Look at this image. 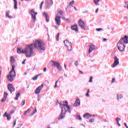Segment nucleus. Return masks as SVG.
Here are the masks:
<instances>
[{
    "mask_svg": "<svg viewBox=\"0 0 128 128\" xmlns=\"http://www.w3.org/2000/svg\"><path fill=\"white\" fill-rule=\"evenodd\" d=\"M124 126L127 128L128 127V125H126V123H124Z\"/></svg>",
    "mask_w": 128,
    "mask_h": 128,
    "instance_id": "nucleus-52",
    "label": "nucleus"
},
{
    "mask_svg": "<svg viewBox=\"0 0 128 128\" xmlns=\"http://www.w3.org/2000/svg\"><path fill=\"white\" fill-rule=\"evenodd\" d=\"M71 28L72 30H74L76 32H78V25L76 24L72 26Z\"/></svg>",
    "mask_w": 128,
    "mask_h": 128,
    "instance_id": "nucleus-18",
    "label": "nucleus"
},
{
    "mask_svg": "<svg viewBox=\"0 0 128 128\" xmlns=\"http://www.w3.org/2000/svg\"><path fill=\"white\" fill-rule=\"evenodd\" d=\"M53 4L52 0H47L46 2V6L47 8H50Z\"/></svg>",
    "mask_w": 128,
    "mask_h": 128,
    "instance_id": "nucleus-12",
    "label": "nucleus"
},
{
    "mask_svg": "<svg viewBox=\"0 0 128 128\" xmlns=\"http://www.w3.org/2000/svg\"><path fill=\"white\" fill-rule=\"evenodd\" d=\"M26 59H24V61L22 62V64H26Z\"/></svg>",
    "mask_w": 128,
    "mask_h": 128,
    "instance_id": "nucleus-43",
    "label": "nucleus"
},
{
    "mask_svg": "<svg viewBox=\"0 0 128 128\" xmlns=\"http://www.w3.org/2000/svg\"><path fill=\"white\" fill-rule=\"evenodd\" d=\"M100 0H94V2L95 4V6H100Z\"/></svg>",
    "mask_w": 128,
    "mask_h": 128,
    "instance_id": "nucleus-25",
    "label": "nucleus"
},
{
    "mask_svg": "<svg viewBox=\"0 0 128 128\" xmlns=\"http://www.w3.org/2000/svg\"><path fill=\"white\" fill-rule=\"evenodd\" d=\"M8 94L6 92H4V94L3 98L1 100L2 102H4L6 100V98H8Z\"/></svg>",
    "mask_w": 128,
    "mask_h": 128,
    "instance_id": "nucleus-16",
    "label": "nucleus"
},
{
    "mask_svg": "<svg viewBox=\"0 0 128 128\" xmlns=\"http://www.w3.org/2000/svg\"><path fill=\"white\" fill-rule=\"evenodd\" d=\"M78 24L79 26L82 28V30H90V28H88V27H86V24H84V22L82 21V20L80 19L78 20Z\"/></svg>",
    "mask_w": 128,
    "mask_h": 128,
    "instance_id": "nucleus-5",
    "label": "nucleus"
},
{
    "mask_svg": "<svg viewBox=\"0 0 128 128\" xmlns=\"http://www.w3.org/2000/svg\"><path fill=\"white\" fill-rule=\"evenodd\" d=\"M98 8L96 9V14H98Z\"/></svg>",
    "mask_w": 128,
    "mask_h": 128,
    "instance_id": "nucleus-53",
    "label": "nucleus"
},
{
    "mask_svg": "<svg viewBox=\"0 0 128 128\" xmlns=\"http://www.w3.org/2000/svg\"><path fill=\"white\" fill-rule=\"evenodd\" d=\"M8 90L10 92V94H12L13 92H14L15 89L12 86V84H8Z\"/></svg>",
    "mask_w": 128,
    "mask_h": 128,
    "instance_id": "nucleus-13",
    "label": "nucleus"
},
{
    "mask_svg": "<svg viewBox=\"0 0 128 128\" xmlns=\"http://www.w3.org/2000/svg\"><path fill=\"white\" fill-rule=\"evenodd\" d=\"M37 112L36 108H35L34 111L31 114V116H32L34 114H36Z\"/></svg>",
    "mask_w": 128,
    "mask_h": 128,
    "instance_id": "nucleus-34",
    "label": "nucleus"
},
{
    "mask_svg": "<svg viewBox=\"0 0 128 128\" xmlns=\"http://www.w3.org/2000/svg\"><path fill=\"white\" fill-rule=\"evenodd\" d=\"M94 122V119L92 118L89 120L90 122Z\"/></svg>",
    "mask_w": 128,
    "mask_h": 128,
    "instance_id": "nucleus-42",
    "label": "nucleus"
},
{
    "mask_svg": "<svg viewBox=\"0 0 128 128\" xmlns=\"http://www.w3.org/2000/svg\"><path fill=\"white\" fill-rule=\"evenodd\" d=\"M43 70L44 72H46V68H44Z\"/></svg>",
    "mask_w": 128,
    "mask_h": 128,
    "instance_id": "nucleus-50",
    "label": "nucleus"
},
{
    "mask_svg": "<svg viewBox=\"0 0 128 128\" xmlns=\"http://www.w3.org/2000/svg\"><path fill=\"white\" fill-rule=\"evenodd\" d=\"M32 110L30 108H28L27 110L25 111L24 113V116H26L27 114H28Z\"/></svg>",
    "mask_w": 128,
    "mask_h": 128,
    "instance_id": "nucleus-28",
    "label": "nucleus"
},
{
    "mask_svg": "<svg viewBox=\"0 0 128 128\" xmlns=\"http://www.w3.org/2000/svg\"><path fill=\"white\" fill-rule=\"evenodd\" d=\"M40 76V74H38L36 75V76L32 78V80H38V76Z\"/></svg>",
    "mask_w": 128,
    "mask_h": 128,
    "instance_id": "nucleus-29",
    "label": "nucleus"
},
{
    "mask_svg": "<svg viewBox=\"0 0 128 128\" xmlns=\"http://www.w3.org/2000/svg\"><path fill=\"white\" fill-rule=\"evenodd\" d=\"M55 21L56 24H57L58 26H60V16L56 15Z\"/></svg>",
    "mask_w": 128,
    "mask_h": 128,
    "instance_id": "nucleus-11",
    "label": "nucleus"
},
{
    "mask_svg": "<svg viewBox=\"0 0 128 128\" xmlns=\"http://www.w3.org/2000/svg\"><path fill=\"white\" fill-rule=\"evenodd\" d=\"M119 42H120L122 44H128V36H125L124 38H121Z\"/></svg>",
    "mask_w": 128,
    "mask_h": 128,
    "instance_id": "nucleus-10",
    "label": "nucleus"
},
{
    "mask_svg": "<svg viewBox=\"0 0 128 128\" xmlns=\"http://www.w3.org/2000/svg\"><path fill=\"white\" fill-rule=\"evenodd\" d=\"M102 102H106V100H102Z\"/></svg>",
    "mask_w": 128,
    "mask_h": 128,
    "instance_id": "nucleus-62",
    "label": "nucleus"
},
{
    "mask_svg": "<svg viewBox=\"0 0 128 128\" xmlns=\"http://www.w3.org/2000/svg\"><path fill=\"white\" fill-rule=\"evenodd\" d=\"M64 68L66 69V64H64Z\"/></svg>",
    "mask_w": 128,
    "mask_h": 128,
    "instance_id": "nucleus-56",
    "label": "nucleus"
},
{
    "mask_svg": "<svg viewBox=\"0 0 128 128\" xmlns=\"http://www.w3.org/2000/svg\"><path fill=\"white\" fill-rule=\"evenodd\" d=\"M120 64V61L118 58L116 56L114 57V62L111 66L112 68H116V66H118Z\"/></svg>",
    "mask_w": 128,
    "mask_h": 128,
    "instance_id": "nucleus-9",
    "label": "nucleus"
},
{
    "mask_svg": "<svg viewBox=\"0 0 128 128\" xmlns=\"http://www.w3.org/2000/svg\"><path fill=\"white\" fill-rule=\"evenodd\" d=\"M44 15L46 18V22H50V18H48V13L44 12Z\"/></svg>",
    "mask_w": 128,
    "mask_h": 128,
    "instance_id": "nucleus-21",
    "label": "nucleus"
},
{
    "mask_svg": "<svg viewBox=\"0 0 128 128\" xmlns=\"http://www.w3.org/2000/svg\"><path fill=\"white\" fill-rule=\"evenodd\" d=\"M14 112H10V114H14Z\"/></svg>",
    "mask_w": 128,
    "mask_h": 128,
    "instance_id": "nucleus-64",
    "label": "nucleus"
},
{
    "mask_svg": "<svg viewBox=\"0 0 128 128\" xmlns=\"http://www.w3.org/2000/svg\"><path fill=\"white\" fill-rule=\"evenodd\" d=\"M59 104L60 106V108H61L62 111L58 119L62 120V118H64V117L66 116V112H68L69 114H71L72 110H70V106H68V102L66 101L62 102L59 103Z\"/></svg>",
    "mask_w": 128,
    "mask_h": 128,
    "instance_id": "nucleus-2",
    "label": "nucleus"
},
{
    "mask_svg": "<svg viewBox=\"0 0 128 128\" xmlns=\"http://www.w3.org/2000/svg\"><path fill=\"white\" fill-rule=\"evenodd\" d=\"M44 88V84H42L41 86H39L35 90L36 94H38L40 92V90H42Z\"/></svg>",
    "mask_w": 128,
    "mask_h": 128,
    "instance_id": "nucleus-14",
    "label": "nucleus"
},
{
    "mask_svg": "<svg viewBox=\"0 0 128 128\" xmlns=\"http://www.w3.org/2000/svg\"><path fill=\"white\" fill-rule=\"evenodd\" d=\"M16 120H14V126H13L14 127V126H16Z\"/></svg>",
    "mask_w": 128,
    "mask_h": 128,
    "instance_id": "nucleus-47",
    "label": "nucleus"
},
{
    "mask_svg": "<svg viewBox=\"0 0 128 128\" xmlns=\"http://www.w3.org/2000/svg\"><path fill=\"white\" fill-rule=\"evenodd\" d=\"M58 14H59L60 16H62V14H64V12H62V10L58 11Z\"/></svg>",
    "mask_w": 128,
    "mask_h": 128,
    "instance_id": "nucleus-32",
    "label": "nucleus"
},
{
    "mask_svg": "<svg viewBox=\"0 0 128 128\" xmlns=\"http://www.w3.org/2000/svg\"><path fill=\"white\" fill-rule=\"evenodd\" d=\"M74 8L75 10H78V9H76V8L75 6H74Z\"/></svg>",
    "mask_w": 128,
    "mask_h": 128,
    "instance_id": "nucleus-60",
    "label": "nucleus"
},
{
    "mask_svg": "<svg viewBox=\"0 0 128 128\" xmlns=\"http://www.w3.org/2000/svg\"><path fill=\"white\" fill-rule=\"evenodd\" d=\"M74 65L76 66H78V61H76L74 62Z\"/></svg>",
    "mask_w": 128,
    "mask_h": 128,
    "instance_id": "nucleus-35",
    "label": "nucleus"
},
{
    "mask_svg": "<svg viewBox=\"0 0 128 128\" xmlns=\"http://www.w3.org/2000/svg\"><path fill=\"white\" fill-rule=\"evenodd\" d=\"M16 66L12 65V70L9 72V74L7 76V78L9 82H14V78H16V70H14Z\"/></svg>",
    "mask_w": 128,
    "mask_h": 128,
    "instance_id": "nucleus-3",
    "label": "nucleus"
},
{
    "mask_svg": "<svg viewBox=\"0 0 128 128\" xmlns=\"http://www.w3.org/2000/svg\"><path fill=\"white\" fill-rule=\"evenodd\" d=\"M83 117L88 120L90 118H92V114H90L89 113H86L84 114Z\"/></svg>",
    "mask_w": 128,
    "mask_h": 128,
    "instance_id": "nucleus-19",
    "label": "nucleus"
},
{
    "mask_svg": "<svg viewBox=\"0 0 128 128\" xmlns=\"http://www.w3.org/2000/svg\"><path fill=\"white\" fill-rule=\"evenodd\" d=\"M120 120V118H116V121L117 122V124H118V122Z\"/></svg>",
    "mask_w": 128,
    "mask_h": 128,
    "instance_id": "nucleus-40",
    "label": "nucleus"
},
{
    "mask_svg": "<svg viewBox=\"0 0 128 128\" xmlns=\"http://www.w3.org/2000/svg\"><path fill=\"white\" fill-rule=\"evenodd\" d=\"M96 49L94 45H90L89 46L88 54H90L92 50Z\"/></svg>",
    "mask_w": 128,
    "mask_h": 128,
    "instance_id": "nucleus-17",
    "label": "nucleus"
},
{
    "mask_svg": "<svg viewBox=\"0 0 128 128\" xmlns=\"http://www.w3.org/2000/svg\"><path fill=\"white\" fill-rule=\"evenodd\" d=\"M76 118L77 120H82V117L80 116V115H76Z\"/></svg>",
    "mask_w": 128,
    "mask_h": 128,
    "instance_id": "nucleus-30",
    "label": "nucleus"
},
{
    "mask_svg": "<svg viewBox=\"0 0 128 128\" xmlns=\"http://www.w3.org/2000/svg\"><path fill=\"white\" fill-rule=\"evenodd\" d=\"M86 96H87L88 98V96H90V94H88V93H86Z\"/></svg>",
    "mask_w": 128,
    "mask_h": 128,
    "instance_id": "nucleus-49",
    "label": "nucleus"
},
{
    "mask_svg": "<svg viewBox=\"0 0 128 128\" xmlns=\"http://www.w3.org/2000/svg\"><path fill=\"white\" fill-rule=\"evenodd\" d=\"M117 124H118V126H120V122H118V123H117Z\"/></svg>",
    "mask_w": 128,
    "mask_h": 128,
    "instance_id": "nucleus-58",
    "label": "nucleus"
},
{
    "mask_svg": "<svg viewBox=\"0 0 128 128\" xmlns=\"http://www.w3.org/2000/svg\"><path fill=\"white\" fill-rule=\"evenodd\" d=\"M89 82H92V76H90V80H89Z\"/></svg>",
    "mask_w": 128,
    "mask_h": 128,
    "instance_id": "nucleus-39",
    "label": "nucleus"
},
{
    "mask_svg": "<svg viewBox=\"0 0 128 128\" xmlns=\"http://www.w3.org/2000/svg\"><path fill=\"white\" fill-rule=\"evenodd\" d=\"M24 0H25V2H30L29 0H21V2H24Z\"/></svg>",
    "mask_w": 128,
    "mask_h": 128,
    "instance_id": "nucleus-55",
    "label": "nucleus"
},
{
    "mask_svg": "<svg viewBox=\"0 0 128 128\" xmlns=\"http://www.w3.org/2000/svg\"><path fill=\"white\" fill-rule=\"evenodd\" d=\"M96 32H100V30H102V28H98L96 29Z\"/></svg>",
    "mask_w": 128,
    "mask_h": 128,
    "instance_id": "nucleus-41",
    "label": "nucleus"
},
{
    "mask_svg": "<svg viewBox=\"0 0 128 128\" xmlns=\"http://www.w3.org/2000/svg\"><path fill=\"white\" fill-rule=\"evenodd\" d=\"M29 14L32 16V20L34 22H36V15L38 14V12H34V10L32 9L29 12Z\"/></svg>",
    "mask_w": 128,
    "mask_h": 128,
    "instance_id": "nucleus-7",
    "label": "nucleus"
},
{
    "mask_svg": "<svg viewBox=\"0 0 128 128\" xmlns=\"http://www.w3.org/2000/svg\"><path fill=\"white\" fill-rule=\"evenodd\" d=\"M19 96H20V93L18 92L16 94V97L14 98L15 100H18Z\"/></svg>",
    "mask_w": 128,
    "mask_h": 128,
    "instance_id": "nucleus-26",
    "label": "nucleus"
},
{
    "mask_svg": "<svg viewBox=\"0 0 128 128\" xmlns=\"http://www.w3.org/2000/svg\"><path fill=\"white\" fill-rule=\"evenodd\" d=\"M34 47L36 48H38L40 50H45L46 46L44 42L42 40H36L34 44H30L27 45L26 47L23 49L18 48L17 50L18 54H24L26 58H32L34 56Z\"/></svg>",
    "mask_w": 128,
    "mask_h": 128,
    "instance_id": "nucleus-1",
    "label": "nucleus"
},
{
    "mask_svg": "<svg viewBox=\"0 0 128 128\" xmlns=\"http://www.w3.org/2000/svg\"><path fill=\"white\" fill-rule=\"evenodd\" d=\"M106 40H108L106 38L103 39V42H106Z\"/></svg>",
    "mask_w": 128,
    "mask_h": 128,
    "instance_id": "nucleus-51",
    "label": "nucleus"
},
{
    "mask_svg": "<svg viewBox=\"0 0 128 128\" xmlns=\"http://www.w3.org/2000/svg\"><path fill=\"white\" fill-rule=\"evenodd\" d=\"M114 80H116V78H112V82H111L112 84H114Z\"/></svg>",
    "mask_w": 128,
    "mask_h": 128,
    "instance_id": "nucleus-44",
    "label": "nucleus"
},
{
    "mask_svg": "<svg viewBox=\"0 0 128 128\" xmlns=\"http://www.w3.org/2000/svg\"><path fill=\"white\" fill-rule=\"evenodd\" d=\"M117 48H118V50L120 52H124V50L126 48V46L124 43H122L120 41H118L117 43Z\"/></svg>",
    "mask_w": 128,
    "mask_h": 128,
    "instance_id": "nucleus-6",
    "label": "nucleus"
},
{
    "mask_svg": "<svg viewBox=\"0 0 128 128\" xmlns=\"http://www.w3.org/2000/svg\"><path fill=\"white\" fill-rule=\"evenodd\" d=\"M14 10H18V2L16 0H14Z\"/></svg>",
    "mask_w": 128,
    "mask_h": 128,
    "instance_id": "nucleus-24",
    "label": "nucleus"
},
{
    "mask_svg": "<svg viewBox=\"0 0 128 128\" xmlns=\"http://www.w3.org/2000/svg\"><path fill=\"white\" fill-rule=\"evenodd\" d=\"M54 28L56 30H58V26H54Z\"/></svg>",
    "mask_w": 128,
    "mask_h": 128,
    "instance_id": "nucleus-46",
    "label": "nucleus"
},
{
    "mask_svg": "<svg viewBox=\"0 0 128 128\" xmlns=\"http://www.w3.org/2000/svg\"><path fill=\"white\" fill-rule=\"evenodd\" d=\"M64 44L68 50V52H72V42H68V40H64Z\"/></svg>",
    "mask_w": 128,
    "mask_h": 128,
    "instance_id": "nucleus-8",
    "label": "nucleus"
},
{
    "mask_svg": "<svg viewBox=\"0 0 128 128\" xmlns=\"http://www.w3.org/2000/svg\"><path fill=\"white\" fill-rule=\"evenodd\" d=\"M44 1L42 2H41L40 4V10H42V4H44Z\"/></svg>",
    "mask_w": 128,
    "mask_h": 128,
    "instance_id": "nucleus-38",
    "label": "nucleus"
},
{
    "mask_svg": "<svg viewBox=\"0 0 128 128\" xmlns=\"http://www.w3.org/2000/svg\"><path fill=\"white\" fill-rule=\"evenodd\" d=\"M74 4V0H72L68 4L69 6H72V4Z\"/></svg>",
    "mask_w": 128,
    "mask_h": 128,
    "instance_id": "nucleus-31",
    "label": "nucleus"
},
{
    "mask_svg": "<svg viewBox=\"0 0 128 128\" xmlns=\"http://www.w3.org/2000/svg\"><path fill=\"white\" fill-rule=\"evenodd\" d=\"M80 74H84V72H82L80 71Z\"/></svg>",
    "mask_w": 128,
    "mask_h": 128,
    "instance_id": "nucleus-59",
    "label": "nucleus"
},
{
    "mask_svg": "<svg viewBox=\"0 0 128 128\" xmlns=\"http://www.w3.org/2000/svg\"><path fill=\"white\" fill-rule=\"evenodd\" d=\"M80 106V100L78 98H76L75 102L73 104V106Z\"/></svg>",
    "mask_w": 128,
    "mask_h": 128,
    "instance_id": "nucleus-15",
    "label": "nucleus"
},
{
    "mask_svg": "<svg viewBox=\"0 0 128 128\" xmlns=\"http://www.w3.org/2000/svg\"><path fill=\"white\" fill-rule=\"evenodd\" d=\"M10 11H6V17L8 18H12V16H10Z\"/></svg>",
    "mask_w": 128,
    "mask_h": 128,
    "instance_id": "nucleus-22",
    "label": "nucleus"
},
{
    "mask_svg": "<svg viewBox=\"0 0 128 128\" xmlns=\"http://www.w3.org/2000/svg\"><path fill=\"white\" fill-rule=\"evenodd\" d=\"M92 116L94 117V116H96V115H94V114L92 115Z\"/></svg>",
    "mask_w": 128,
    "mask_h": 128,
    "instance_id": "nucleus-63",
    "label": "nucleus"
},
{
    "mask_svg": "<svg viewBox=\"0 0 128 128\" xmlns=\"http://www.w3.org/2000/svg\"><path fill=\"white\" fill-rule=\"evenodd\" d=\"M24 74H25V76H26V74H28V73H26V72H25L24 73Z\"/></svg>",
    "mask_w": 128,
    "mask_h": 128,
    "instance_id": "nucleus-61",
    "label": "nucleus"
},
{
    "mask_svg": "<svg viewBox=\"0 0 128 128\" xmlns=\"http://www.w3.org/2000/svg\"><path fill=\"white\" fill-rule=\"evenodd\" d=\"M122 98H124V95L122 94H118L116 95L117 100H122Z\"/></svg>",
    "mask_w": 128,
    "mask_h": 128,
    "instance_id": "nucleus-20",
    "label": "nucleus"
},
{
    "mask_svg": "<svg viewBox=\"0 0 128 128\" xmlns=\"http://www.w3.org/2000/svg\"><path fill=\"white\" fill-rule=\"evenodd\" d=\"M3 116H6L8 120H10V118H12L10 115L7 114L6 112L4 113Z\"/></svg>",
    "mask_w": 128,
    "mask_h": 128,
    "instance_id": "nucleus-23",
    "label": "nucleus"
},
{
    "mask_svg": "<svg viewBox=\"0 0 128 128\" xmlns=\"http://www.w3.org/2000/svg\"><path fill=\"white\" fill-rule=\"evenodd\" d=\"M50 64L51 66H55L56 68L58 70H60V72L62 70V66H60V62L51 60L50 62Z\"/></svg>",
    "mask_w": 128,
    "mask_h": 128,
    "instance_id": "nucleus-4",
    "label": "nucleus"
},
{
    "mask_svg": "<svg viewBox=\"0 0 128 128\" xmlns=\"http://www.w3.org/2000/svg\"><path fill=\"white\" fill-rule=\"evenodd\" d=\"M90 93V89H88V90H87V94H89Z\"/></svg>",
    "mask_w": 128,
    "mask_h": 128,
    "instance_id": "nucleus-57",
    "label": "nucleus"
},
{
    "mask_svg": "<svg viewBox=\"0 0 128 128\" xmlns=\"http://www.w3.org/2000/svg\"><path fill=\"white\" fill-rule=\"evenodd\" d=\"M24 104H26V100H24L22 102L21 106H24Z\"/></svg>",
    "mask_w": 128,
    "mask_h": 128,
    "instance_id": "nucleus-37",
    "label": "nucleus"
},
{
    "mask_svg": "<svg viewBox=\"0 0 128 128\" xmlns=\"http://www.w3.org/2000/svg\"><path fill=\"white\" fill-rule=\"evenodd\" d=\"M124 20H126V22H128V16H124Z\"/></svg>",
    "mask_w": 128,
    "mask_h": 128,
    "instance_id": "nucleus-45",
    "label": "nucleus"
},
{
    "mask_svg": "<svg viewBox=\"0 0 128 128\" xmlns=\"http://www.w3.org/2000/svg\"><path fill=\"white\" fill-rule=\"evenodd\" d=\"M58 81H56V82L55 85L54 86V88H58Z\"/></svg>",
    "mask_w": 128,
    "mask_h": 128,
    "instance_id": "nucleus-36",
    "label": "nucleus"
},
{
    "mask_svg": "<svg viewBox=\"0 0 128 128\" xmlns=\"http://www.w3.org/2000/svg\"><path fill=\"white\" fill-rule=\"evenodd\" d=\"M40 96H38V101L40 102Z\"/></svg>",
    "mask_w": 128,
    "mask_h": 128,
    "instance_id": "nucleus-48",
    "label": "nucleus"
},
{
    "mask_svg": "<svg viewBox=\"0 0 128 128\" xmlns=\"http://www.w3.org/2000/svg\"><path fill=\"white\" fill-rule=\"evenodd\" d=\"M58 38H60V33H58L56 36V40L58 42Z\"/></svg>",
    "mask_w": 128,
    "mask_h": 128,
    "instance_id": "nucleus-33",
    "label": "nucleus"
},
{
    "mask_svg": "<svg viewBox=\"0 0 128 128\" xmlns=\"http://www.w3.org/2000/svg\"><path fill=\"white\" fill-rule=\"evenodd\" d=\"M66 22H70V20H68V18H66Z\"/></svg>",
    "mask_w": 128,
    "mask_h": 128,
    "instance_id": "nucleus-54",
    "label": "nucleus"
},
{
    "mask_svg": "<svg viewBox=\"0 0 128 128\" xmlns=\"http://www.w3.org/2000/svg\"><path fill=\"white\" fill-rule=\"evenodd\" d=\"M10 62L12 64H14V62H16V60H14V58L13 56L10 57Z\"/></svg>",
    "mask_w": 128,
    "mask_h": 128,
    "instance_id": "nucleus-27",
    "label": "nucleus"
}]
</instances>
